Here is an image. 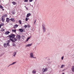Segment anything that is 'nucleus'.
<instances>
[{
	"instance_id": "nucleus-43",
	"label": "nucleus",
	"mask_w": 74,
	"mask_h": 74,
	"mask_svg": "<svg viewBox=\"0 0 74 74\" xmlns=\"http://www.w3.org/2000/svg\"><path fill=\"white\" fill-rule=\"evenodd\" d=\"M6 16H7V15H6Z\"/></svg>"
},
{
	"instance_id": "nucleus-17",
	"label": "nucleus",
	"mask_w": 74,
	"mask_h": 74,
	"mask_svg": "<svg viewBox=\"0 0 74 74\" xmlns=\"http://www.w3.org/2000/svg\"><path fill=\"white\" fill-rule=\"evenodd\" d=\"M12 3L13 5H16V3L15 2H13Z\"/></svg>"
},
{
	"instance_id": "nucleus-41",
	"label": "nucleus",
	"mask_w": 74,
	"mask_h": 74,
	"mask_svg": "<svg viewBox=\"0 0 74 74\" xmlns=\"http://www.w3.org/2000/svg\"><path fill=\"white\" fill-rule=\"evenodd\" d=\"M65 70V69H63L62 71H64Z\"/></svg>"
},
{
	"instance_id": "nucleus-1",
	"label": "nucleus",
	"mask_w": 74,
	"mask_h": 74,
	"mask_svg": "<svg viewBox=\"0 0 74 74\" xmlns=\"http://www.w3.org/2000/svg\"><path fill=\"white\" fill-rule=\"evenodd\" d=\"M15 35L14 34H12L10 35H9L8 36V37H10L11 38H13L15 37Z\"/></svg>"
},
{
	"instance_id": "nucleus-40",
	"label": "nucleus",
	"mask_w": 74,
	"mask_h": 74,
	"mask_svg": "<svg viewBox=\"0 0 74 74\" xmlns=\"http://www.w3.org/2000/svg\"><path fill=\"white\" fill-rule=\"evenodd\" d=\"M0 28H1V26L0 24Z\"/></svg>"
},
{
	"instance_id": "nucleus-19",
	"label": "nucleus",
	"mask_w": 74,
	"mask_h": 74,
	"mask_svg": "<svg viewBox=\"0 0 74 74\" xmlns=\"http://www.w3.org/2000/svg\"><path fill=\"white\" fill-rule=\"evenodd\" d=\"M18 22L19 23V24H20V25H21V24H22V21H21V20H19L18 21Z\"/></svg>"
},
{
	"instance_id": "nucleus-32",
	"label": "nucleus",
	"mask_w": 74,
	"mask_h": 74,
	"mask_svg": "<svg viewBox=\"0 0 74 74\" xmlns=\"http://www.w3.org/2000/svg\"><path fill=\"white\" fill-rule=\"evenodd\" d=\"M13 46H14V47H16V45L15 44L13 43Z\"/></svg>"
},
{
	"instance_id": "nucleus-23",
	"label": "nucleus",
	"mask_w": 74,
	"mask_h": 74,
	"mask_svg": "<svg viewBox=\"0 0 74 74\" xmlns=\"http://www.w3.org/2000/svg\"><path fill=\"white\" fill-rule=\"evenodd\" d=\"M5 29H2L1 30V32H4Z\"/></svg>"
},
{
	"instance_id": "nucleus-8",
	"label": "nucleus",
	"mask_w": 74,
	"mask_h": 74,
	"mask_svg": "<svg viewBox=\"0 0 74 74\" xmlns=\"http://www.w3.org/2000/svg\"><path fill=\"white\" fill-rule=\"evenodd\" d=\"M31 15V14L30 13H28L26 15L27 18H29V17Z\"/></svg>"
},
{
	"instance_id": "nucleus-44",
	"label": "nucleus",
	"mask_w": 74,
	"mask_h": 74,
	"mask_svg": "<svg viewBox=\"0 0 74 74\" xmlns=\"http://www.w3.org/2000/svg\"><path fill=\"white\" fill-rule=\"evenodd\" d=\"M1 20H0V21Z\"/></svg>"
},
{
	"instance_id": "nucleus-21",
	"label": "nucleus",
	"mask_w": 74,
	"mask_h": 74,
	"mask_svg": "<svg viewBox=\"0 0 74 74\" xmlns=\"http://www.w3.org/2000/svg\"><path fill=\"white\" fill-rule=\"evenodd\" d=\"M12 32H14V33H16V30L12 29Z\"/></svg>"
},
{
	"instance_id": "nucleus-13",
	"label": "nucleus",
	"mask_w": 74,
	"mask_h": 74,
	"mask_svg": "<svg viewBox=\"0 0 74 74\" xmlns=\"http://www.w3.org/2000/svg\"><path fill=\"white\" fill-rule=\"evenodd\" d=\"M0 8L2 9L3 11H4V9H3V7L2 6L0 5Z\"/></svg>"
},
{
	"instance_id": "nucleus-11",
	"label": "nucleus",
	"mask_w": 74,
	"mask_h": 74,
	"mask_svg": "<svg viewBox=\"0 0 74 74\" xmlns=\"http://www.w3.org/2000/svg\"><path fill=\"white\" fill-rule=\"evenodd\" d=\"M16 38H18V40H20V39L21 38V37L20 36V35H17L16 36Z\"/></svg>"
},
{
	"instance_id": "nucleus-18",
	"label": "nucleus",
	"mask_w": 74,
	"mask_h": 74,
	"mask_svg": "<svg viewBox=\"0 0 74 74\" xmlns=\"http://www.w3.org/2000/svg\"><path fill=\"white\" fill-rule=\"evenodd\" d=\"M13 54V56H15V55H16V52H14Z\"/></svg>"
},
{
	"instance_id": "nucleus-6",
	"label": "nucleus",
	"mask_w": 74,
	"mask_h": 74,
	"mask_svg": "<svg viewBox=\"0 0 74 74\" xmlns=\"http://www.w3.org/2000/svg\"><path fill=\"white\" fill-rule=\"evenodd\" d=\"M10 33V32L9 31H6L4 34L5 35H7L8 34H9Z\"/></svg>"
},
{
	"instance_id": "nucleus-5",
	"label": "nucleus",
	"mask_w": 74,
	"mask_h": 74,
	"mask_svg": "<svg viewBox=\"0 0 74 74\" xmlns=\"http://www.w3.org/2000/svg\"><path fill=\"white\" fill-rule=\"evenodd\" d=\"M11 41H12V42H15V41H14V40H13L12 39V38H10V40H8V42L9 43H10L11 42Z\"/></svg>"
},
{
	"instance_id": "nucleus-14",
	"label": "nucleus",
	"mask_w": 74,
	"mask_h": 74,
	"mask_svg": "<svg viewBox=\"0 0 74 74\" xmlns=\"http://www.w3.org/2000/svg\"><path fill=\"white\" fill-rule=\"evenodd\" d=\"M18 27V25L16 24L14 26V29H16V27Z\"/></svg>"
},
{
	"instance_id": "nucleus-15",
	"label": "nucleus",
	"mask_w": 74,
	"mask_h": 74,
	"mask_svg": "<svg viewBox=\"0 0 74 74\" xmlns=\"http://www.w3.org/2000/svg\"><path fill=\"white\" fill-rule=\"evenodd\" d=\"M19 30L20 32H23V29H19Z\"/></svg>"
},
{
	"instance_id": "nucleus-34",
	"label": "nucleus",
	"mask_w": 74,
	"mask_h": 74,
	"mask_svg": "<svg viewBox=\"0 0 74 74\" xmlns=\"http://www.w3.org/2000/svg\"><path fill=\"white\" fill-rule=\"evenodd\" d=\"M25 7L26 10H28V8H27L25 6Z\"/></svg>"
},
{
	"instance_id": "nucleus-16",
	"label": "nucleus",
	"mask_w": 74,
	"mask_h": 74,
	"mask_svg": "<svg viewBox=\"0 0 74 74\" xmlns=\"http://www.w3.org/2000/svg\"><path fill=\"white\" fill-rule=\"evenodd\" d=\"M12 40H13V41H16V39L15 37L12 38Z\"/></svg>"
},
{
	"instance_id": "nucleus-27",
	"label": "nucleus",
	"mask_w": 74,
	"mask_h": 74,
	"mask_svg": "<svg viewBox=\"0 0 74 74\" xmlns=\"http://www.w3.org/2000/svg\"><path fill=\"white\" fill-rule=\"evenodd\" d=\"M15 63H16V62H13L12 64H10V65H12V64H15Z\"/></svg>"
},
{
	"instance_id": "nucleus-38",
	"label": "nucleus",
	"mask_w": 74,
	"mask_h": 74,
	"mask_svg": "<svg viewBox=\"0 0 74 74\" xmlns=\"http://www.w3.org/2000/svg\"><path fill=\"white\" fill-rule=\"evenodd\" d=\"M36 20H35L34 22V23H36Z\"/></svg>"
},
{
	"instance_id": "nucleus-9",
	"label": "nucleus",
	"mask_w": 74,
	"mask_h": 74,
	"mask_svg": "<svg viewBox=\"0 0 74 74\" xmlns=\"http://www.w3.org/2000/svg\"><path fill=\"white\" fill-rule=\"evenodd\" d=\"M32 43L31 44H28V45H26V47H30V46H32Z\"/></svg>"
},
{
	"instance_id": "nucleus-39",
	"label": "nucleus",
	"mask_w": 74,
	"mask_h": 74,
	"mask_svg": "<svg viewBox=\"0 0 74 74\" xmlns=\"http://www.w3.org/2000/svg\"><path fill=\"white\" fill-rule=\"evenodd\" d=\"M29 2H32V0H29Z\"/></svg>"
},
{
	"instance_id": "nucleus-26",
	"label": "nucleus",
	"mask_w": 74,
	"mask_h": 74,
	"mask_svg": "<svg viewBox=\"0 0 74 74\" xmlns=\"http://www.w3.org/2000/svg\"><path fill=\"white\" fill-rule=\"evenodd\" d=\"M25 21H26V22H27V21H28V18H25Z\"/></svg>"
},
{
	"instance_id": "nucleus-31",
	"label": "nucleus",
	"mask_w": 74,
	"mask_h": 74,
	"mask_svg": "<svg viewBox=\"0 0 74 74\" xmlns=\"http://www.w3.org/2000/svg\"><path fill=\"white\" fill-rule=\"evenodd\" d=\"M1 21H3L4 22V18H2L1 19Z\"/></svg>"
},
{
	"instance_id": "nucleus-24",
	"label": "nucleus",
	"mask_w": 74,
	"mask_h": 74,
	"mask_svg": "<svg viewBox=\"0 0 74 74\" xmlns=\"http://www.w3.org/2000/svg\"><path fill=\"white\" fill-rule=\"evenodd\" d=\"M12 12L13 14H15V11L14 10V11H12Z\"/></svg>"
},
{
	"instance_id": "nucleus-28",
	"label": "nucleus",
	"mask_w": 74,
	"mask_h": 74,
	"mask_svg": "<svg viewBox=\"0 0 74 74\" xmlns=\"http://www.w3.org/2000/svg\"><path fill=\"white\" fill-rule=\"evenodd\" d=\"M1 26H2L4 25V24L3 23H1V24H0Z\"/></svg>"
},
{
	"instance_id": "nucleus-36",
	"label": "nucleus",
	"mask_w": 74,
	"mask_h": 74,
	"mask_svg": "<svg viewBox=\"0 0 74 74\" xmlns=\"http://www.w3.org/2000/svg\"><path fill=\"white\" fill-rule=\"evenodd\" d=\"M27 26L28 27H30V25H27Z\"/></svg>"
},
{
	"instance_id": "nucleus-20",
	"label": "nucleus",
	"mask_w": 74,
	"mask_h": 74,
	"mask_svg": "<svg viewBox=\"0 0 74 74\" xmlns=\"http://www.w3.org/2000/svg\"><path fill=\"white\" fill-rule=\"evenodd\" d=\"M63 67H65L64 65H62L61 66V68H63Z\"/></svg>"
},
{
	"instance_id": "nucleus-3",
	"label": "nucleus",
	"mask_w": 74,
	"mask_h": 74,
	"mask_svg": "<svg viewBox=\"0 0 74 74\" xmlns=\"http://www.w3.org/2000/svg\"><path fill=\"white\" fill-rule=\"evenodd\" d=\"M30 55V58H35L34 57V56H33V53H31Z\"/></svg>"
},
{
	"instance_id": "nucleus-10",
	"label": "nucleus",
	"mask_w": 74,
	"mask_h": 74,
	"mask_svg": "<svg viewBox=\"0 0 74 74\" xmlns=\"http://www.w3.org/2000/svg\"><path fill=\"white\" fill-rule=\"evenodd\" d=\"M10 19H9L8 18H6V22H10Z\"/></svg>"
},
{
	"instance_id": "nucleus-12",
	"label": "nucleus",
	"mask_w": 74,
	"mask_h": 74,
	"mask_svg": "<svg viewBox=\"0 0 74 74\" xmlns=\"http://www.w3.org/2000/svg\"><path fill=\"white\" fill-rule=\"evenodd\" d=\"M10 20L12 21V22H15V19L13 18H11Z\"/></svg>"
},
{
	"instance_id": "nucleus-25",
	"label": "nucleus",
	"mask_w": 74,
	"mask_h": 74,
	"mask_svg": "<svg viewBox=\"0 0 74 74\" xmlns=\"http://www.w3.org/2000/svg\"><path fill=\"white\" fill-rule=\"evenodd\" d=\"M4 47H5V48H6L7 47V45L6 44H4Z\"/></svg>"
},
{
	"instance_id": "nucleus-37",
	"label": "nucleus",
	"mask_w": 74,
	"mask_h": 74,
	"mask_svg": "<svg viewBox=\"0 0 74 74\" xmlns=\"http://www.w3.org/2000/svg\"><path fill=\"white\" fill-rule=\"evenodd\" d=\"M61 59H62V60H63V56H62V57Z\"/></svg>"
},
{
	"instance_id": "nucleus-22",
	"label": "nucleus",
	"mask_w": 74,
	"mask_h": 74,
	"mask_svg": "<svg viewBox=\"0 0 74 74\" xmlns=\"http://www.w3.org/2000/svg\"><path fill=\"white\" fill-rule=\"evenodd\" d=\"M32 73H34V74L36 73V71H34V70L32 71Z\"/></svg>"
},
{
	"instance_id": "nucleus-29",
	"label": "nucleus",
	"mask_w": 74,
	"mask_h": 74,
	"mask_svg": "<svg viewBox=\"0 0 74 74\" xmlns=\"http://www.w3.org/2000/svg\"><path fill=\"white\" fill-rule=\"evenodd\" d=\"M30 38L29 37L27 39V41H28V40H29V39H30Z\"/></svg>"
},
{
	"instance_id": "nucleus-30",
	"label": "nucleus",
	"mask_w": 74,
	"mask_h": 74,
	"mask_svg": "<svg viewBox=\"0 0 74 74\" xmlns=\"http://www.w3.org/2000/svg\"><path fill=\"white\" fill-rule=\"evenodd\" d=\"M9 42H8V43H7V45L8 46H10V45H9Z\"/></svg>"
},
{
	"instance_id": "nucleus-2",
	"label": "nucleus",
	"mask_w": 74,
	"mask_h": 74,
	"mask_svg": "<svg viewBox=\"0 0 74 74\" xmlns=\"http://www.w3.org/2000/svg\"><path fill=\"white\" fill-rule=\"evenodd\" d=\"M42 71L43 72V73H44V72H45V71H48V68H45L44 69L43 68L42 70Z\"/></svg>"
},
{
	"instance_id": "nucleus-35",
	"label": "nucleus",
	"mask_w": 74,
	"mask_h": 74,
	"mask_svg": "<svg viewBox=\"0 0 74 74\" xmlns=\"http://www.w3.org/2000/svg\"><path fill=\"white\" fill-rule=\"evenodd\" d=\"M28 0H24V2H27Z\"/></svg>"
},
{
	"instance_id": "nucleus-7",
	"label": "nucleus",
	"mask_w": 74,
	"mask_h": 74,
	"mask_svg": "<svg viewBox=\"0 0 74 74\" xmlns=\"http://www.w3.org/2000/svg\"><path fill=\"white\" fill-rule=\"evenodd\" d=\"M71 70H72V72H74V66H72L71 68Z\"/></svg>"
},
{
	"instance_id": "nucleus-42",
	"label": "nucleus",
	"mask_w": 74,
	"mask_h": 74,
	"mask_svg": "<svg viewBox=\"0 0 74 74\" xmlns=\"http://www.w3.org/2000/svg\"><path fill=\"white\" fill-rule=\"evenodd\" d=\"M62 74H64V73H62Z\"/></svg>"
},
{
	"instance_id": "nucleus-33",
	"label": "nucleus",
	"mask_w": 74,
	"mask_h": 74,
	"mask_svg": "<svg viewBox=\"0 0 74 74\" xmlns=\"http://www.w3.org/2000/svg\"><path fill=\"white\" fill-rule=\"evenodd\" d=\"M25 28H27V25H25L24 26Z\"/></svg>"
},
{
	"instance_id": "nucleus-4",
	"label": "nucleus",
	"mask_w": 74,
	"mask_h": 74,
	"mask_svg": "<svg viewBox=\"0 0 74 74\" xmlns=\"http://www.w3.org/2000/svg\"><path fill=\"white\" fill-rule=\"evenodd\" d=\"M42 29H43V30L44 32H45V26L44 25H42Z\"/></svg>"
}]
</instances>
